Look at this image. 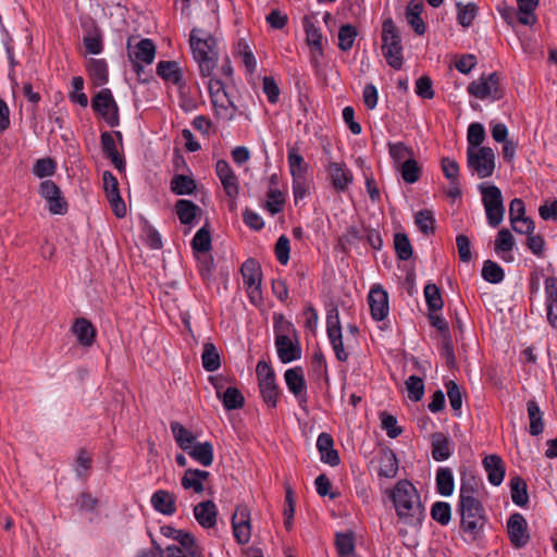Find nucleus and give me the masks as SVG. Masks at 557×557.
<instances>
[{"instance_id":"obj_1","label":"nucleus","mask_w":557,"mask_h":557,"mask_svg":"<svg viewBox=\"0 0 557 557\" xmlns=\"http://www.w3.org/2000/svg\"><path fill=\"white\" fill-rule=\"evenodd\" d=\"M479 483L473 475H461L458 511L461 530L475 540L481 533L486 516L482 503L478 498Z\"/></svg>"},{"instance_id":"obj_2","label":"nucleus","mask_w":557,"mask_h":557,"mask_svg":"<svg viewBox=\"0 0 557 557\" xmlns=\"http://www.w3.org/2000/svg\"><path fill=\"white\" fill-rule=\"evenodd\" d=\"M392 499L397 516L406 523L418 524L424 517V509L420 496L413 484L407 480H400L392 492Z\"/></svg>"},{"instance_id":"obj_3","label":"nucleus","mask_w":557,"mask_h":557,"mask_svg":"<svg viewBox=\"0 0 557 557\" xmlns=\"http://www.w3.org/2000/svg\"><path fill=\"white\" fill-rule=\"evenodd\" d=\"M189 45L202 77H210L218 63L216 40L210 32L195 27L189 35Z\"/></svg>"},{"instance_id":"obj_4","label":"nucleus","mask_w":557,"mask_h":557,"mask_svg":"<svg viewBox=\"0 0 557 557\" xmlns=\"http://www.w3.org/2000/svg\"><path fill=\"white\" fill-rule=\"evenodd\" d=\"M382 53L389 66L401 69L404 59L400 33L392 18L382 24Z\"/></svg>"},{"instance_id":"obj_5","label":"nucleus","mask_w":557,"mask_h":557,"mask_svg":"<svg viewBox=\"0 0 557 557\" xmlns=\"http://www.w3.org/2000/svg\"><path fill=\"white\" fill-rule=\"evenodd\" d=\"M274 330L275 347L280 360L283 363H289L292 361L300 359V345L297 338L293 339L290 337V333H293L294 335L296 333L293 325L287 321L281 320L280 322H275Z\"/></svg>"},{"instance_id":"obj_6","label":"nucleus","mask_w":557,"mask_h":557,"mask_svg":"<svg viewBox=\"0 0 557 557\" xmlns=\"http://www.w3.org/2000/svg\"><path fill=\"white\" fill-rule=\"evenodd\" d=\"M467 164L480 178L490 177L495 170V153L490 147H468Z\"/></svg>"},{"instance_id":"obj_7","label":"nucleus","mask_w":557,"mask_h":557,"mask_svg":"<svg viewBox=\"0 0 557 557\" xmlns=\"http://www.w3.org/2000/svg\"><path fill=\"white\" fill-rule=\"evenodd\" d=\"M482 193V202L485 208L486 219L492 227H497L504 218V205L500 189L495 186H480Z\"/></svg>"},{"instance_id":"obj_8","label":"nucleus","mask_w":557,"mask_h":557,"mask_svg":"<svg viewBox=\"0 0 557 557\" xmlns=\"http://www.w3.org/2000/svg\"><path fill=\"white\" fill-rule=\"evenodd\" d=\"M91 108L96 113L101 115L110 127L119 125V107L109 88L101 89L92 97Z\"/></svg>"},{"instance_id":"obj_9","label":"nucleus","mask_w":557,"mask_h":557,"mask_svg":"<svg viewBox=\"0 0 557 557\" xmlns=\"http://www.w3.org/2000/svg\"><path fill=\"white\" fill-rule=\"evenodd\" d=\"M256 372L263 400L270 407L275 408L277 405L280 389L275 382L273 369L265 361L261 360L257 364Z\"/></svg>"},{"instance_id":"obj_10","label":"nucleus","mask_w":557,"mask_h":557,"mask_svg":"<svg viewBox=\"0 0 557 557\" xmlns=\"http://www.w3.org/2000/svg\"><path fill=\"white\" fill-rule=\"evenodd\" d=\"M499 81V75L496 72L487 76L482 75L479 79L469 84L468 92L478 99L499 100L503 97Z\"/></svg>"},{"instance_id":"obj_11","label":"nucleus","mask_w":557,"mask_h":557,"mask_svg":"<svg viewBox=\"0 0 557 557\" xmlns=\"http://www.w3.org/2000/svg\"><path fill=\"white\" fill-rule=\"evenodd\" d=\"M326 332L332 348L338 361H346L348 354L344 349L342 327L337 308H332L326 313Z\"/></svg>"},{"instance_id":"obj_12","label":"nucleus","mask_w":557,"mask_h":557,"mask_svg":"<svg viewBox=\"0 0 557 557\" xmlns=\"http://www.w3.org/2000/svg\"><path fill=\"white\" fill-rule=\"evenodd\" d=\"M39 194L48 202V209L52 214L62 215L67 212V202L53 181H42L39 185Z\"/></svg>"},{"instance_id":"obj_13","label":"nucleus","mask_w":557,"mask_h":557,"mask_svg":"<svg viewBox=\"0 0 557 557\" xmlns=\"http://www.w3.org/2000/svg\"><path fill=\"white\" fill-rule=\"evenodd\" d=\"M233 533L239 544H247L251 537L250 511L247 506L239 505L232 516Z\"/></svg>"},{"instance_id":"obj_14","label":"nucleus","mask_w":557,"mask_h":557,"mask_svg":"<svg viewBox=\"0 0 557 557\" xmlns=\"http://www.w3.org/2000/svg\"><path fill=\"white\" fill-rule=\"evenodd\" d=\"M102 181L107 198L112 207L114 214L116 218H124L126 214V206L120 196L119 182L116 177L110 171H104Z\"/></svg>"},{"instance_id":"obj_15","label":"nucleus","mask_w":557,"mask_h":557,"mask_svg":"<svg viewBox=\"0 0 557 557\" xmlns=\"http://www.w3.org/2000/svg\"><path fill=\"white\" fill-rule=\"evenodd\" d=\"M507 532L510 542L515 547H523L530 540L528 524L521 513H513L510 516L507 521Z\"/></svg>"},{"instance_id":"obj_16","label":"nucleus","mask_w":557,"mask_h":557,"mask_svg":"<svg viewBox=\"0 0 557 557\" xmlns=\"http://www.w3.org/2000/svg\"><path fill=\"white\" fill-rule=\"evenodd\" d=\"M368 301L371 315L375 321L384 320L388 314V295L380 285H374L369 293Z\"/></svg>"},{"instance_id":"obj_17","label":"nucleus","mask_w":557,"mask_h":557,"mask_svg":"<svg viewBox=\"0 0 557 557\" xmlns=\"http://www.w3.org/2000/svg\"><path fill=\"white\" fill-rule=\"evenodd\" d=\"M326 171L333 188L338 193L345 191L352 183V173L343 162H330Z\"/></svg>"},{"instance_id":"obj_18","label":"nucleus","mask_w":557,"mask_h":557,"mask_svg":"<svg viewBox=\"0 0 557 557\" xmlns=\"http://www.w3.org/2000/svg\"><path fill=\"white\" fill-rule=\"evenodd\" d=\"M304 29L306 33V41L310 47L312 60L317 61L323 55V36L319 27L315 26L312 18L308 15L302 18Z\"/></svg>"},{"instance_id":"obj_19","label":"nucleus","mask_w":557,"mask_h":557,"mask_svg":"<svg viewBox=\"0 0 557 557\" xmlns=\"http://www.w3.org/2000/svg\"><path fill=\"white\" fill-rule=\"evenodd\" d=\"M286 385L290 393L294 394L302 406L307 403L306 381L301 368H293L285 371L284 374Z\"/></svg>"},{"instance_id":"obj_20","label":"nucleus","mask_w":557,"mask_h":557,"mask_svg":"<svg viewBox=\"0 0 557 557\" xmlns=\"http://www.w3.org/2000/svg\"><path fill=\"white\" fill-rule=\"evenodd\" d=\"M215 172L226 195L231 198L236 197L238 195V180L228 162L219 160L215 164Z\"/></svg>"},{"instance_id":"obj_21","label":"nucleus","mask_w":557,"mask_h":557,"mask_svg":"<svg viewBox=\"0 0 557 557\" xmlns=\"http://www.w3.org/2000/svg\"><path fill=\"white\" fill-rule=\"evenodd\" d=\"M100 143L103 154L111 160L114 168L121 173L125 172V160L116 149L113 134L103 132L100 136Z\"/></svg>"},{"instance_id":"obj_22","label":"nucleus","mask_w":557,"mask_h":557,"mask_svg":"<svg viewBox=\"0 0 557 557\" xmlns=\"http://www.w3.org/2000/svg\"><path fill=\"white\" fill-rule=\"evenodd\" d=\"M194 516L202 528L211 529L216 524L218 508L212 500H205L194 507Z\"/></svg>"},{"instance_id":"obj_23","label":"nucleus","mask_w":557,"mask_h":557,"mask_svg":"<svg viewBox=\"0 0 557 557\" xmlns=\"http://www.w3.org/2000/svg\"><path fill=\"white\" fill-rule=\"evenodd\" d=\"M317 448L321 455V460L332 467H336L341 462L339 455L334 449L333 437L329 433H321L318 436Z\"/></svg>"},{"instance_id":"obj_24","label":"nucleus","mask_w":557,"mask_h":557,"mask_svg":"<svg viewBox=\"0 0 557 557\" xmlns=\"http://www.w3.org/2000/svg\"><path fill=\"white\" fill-rule=\"evenodd\" d=\"M128 55L135 61H140L147 64H151L156 55V46L151 39H141L135 47H131L128 42Z\"/></svg>"},{"instance_id":"obj_25","label":"nucleus","mask_w":557,"mask_h":557,"mask_svg":"<svg viewBox=\"0 0 557 557\" xmlns=\"http://www.w3.org/2000/svg\"><path fill=\"white\" fill-rule=\"evenodd\" d=\"M157 74L164 81L184 87L182 70L176 61H160L157 65Z\"/></svg>"},{"instance_id":"obj_26","label":"nucleus","mask_w":557,"mask_h":557,"mask_svg":"<svg viewBox=\"0 0 557 557\" xmlns=\"http://www.w3.org/2000/svg\"><path fill=\"white\" fill-rule=\"evenodd\" d=\"M72 332L77 337V341L82 346L89 347L95 342L96 329L91 322L85 318L76 319L72 326Z\"/></svg>"},{"instance_id":"obj_27","label":"nucleus","mask_w":557,"mask_h":557,"mask_svg":"<svg viewBox=\"0 0 557 557\" xmlns=\"http://www.w3.org/2000/svg\"><path fill=\"white\" fill-rule=\"evenodd\" d=\"M483 467L487 472V478L491 484L499 485L505 476V468L503 460L497 455H488L483 459Z\"/></svg>"},{"instance_id":"obj_28","label":"nucleus","mask_w":557,"mask_h":557,"mask_svg":"<svg viewBox=\"0 0 557 557\" xmlns=\"http://www.w3.org/2000/svg\"><path fill=\"white\" fill-rule=\"evenodd\" d=\"M175 500V495L164 490H159L151 496L153 508L163 515H173L176 511Z\"/></svg>"},{"instance_id":"obj_29","label":"nucleus","mask_w":557,"mask_h":557,"mask_svg":"<svg viewBox=\"0 0 557 557\" xmlns=\"http://www.w3.org/2000/svg\"><path fill=\"white\" fill-rule=\"evenodd\" d=\"M186 453L203 467H209L213 462V446L210 442H196Z\"/></svg>"},{"instance_id":"obj_30","label":"nucleus","mask_w":557,"mask_h":557,"mask_svg":"<svg viewBox=\"0 0 557 557\" xmlns=\"http://www.w3.org/2000/svg\"><path fill=\"white\" fill-rule=\"evenodd\" d=\"M170 428L177 446L182 450L187 451L196 443V435L180 422H171Z\"/></svg>"},{"instance_id":"obj_31","label":"nucleus","mask_w":557,"mask_h":557,"mask_svg":"<svg viewBox=\"0 0 557 557\" xmlns=\"http://www.w3.org/2000/svg\"><path fill=\"white\" fill-rule=\"evenodd\" d=\"M245 286L261 285V268L252 258L247 259L240 267Z\"/></svg>"},{"instance_id":"obj_32","label":"nucleus","mask_w":557,"mask_h":557,"mask_svg":"<svg viewBox=\"0 0 557 557\" xmlns=\"http://www.w3.org/2000/svg\"><path fill=\"white\" fill-rule=\"evenodd\" d=\"M449 438L443 433L432 435V457L436 461H444L451 455Z\"/></svg>"},{"instance_id":"obj_33","label":"nucleus","mask_w":557,"mask_h":557,"mask_svg":"<svg viewBox=\"0 0 557 557\" xmlns=\"http://www.w3.org/2000/svg\"><path fill=\"white\" fill-rule=\"evenodd\" d=\"M515 246V238L512 234L507 228H502L497 233V237L495 240L494 249L497 255H502V258L505 261H511L512 256L506 257L505 253L510 252Z\"/></svg>"},{"instance_id":"obj_34","label":"nucleus","mask_w":557,"mask_h":557,"mask_svg":"<svg viewBox=\"0 0 557 557\" xmlns=\"http://www.w3.org/2000/svg\"><path fill=\"white\" fill-rule=\"evenodd\" d=\"M288 165L289 171L293 176V178L299 180V178H306V173L308 171V164L306 163L302 156L298 152V149L293 147L288 150Z\"/></svg>"},{"instance_id":"obj_35","label":"nucleus","mask_w":557,"mask_h":557,"mask_svg":"<svg viewBox=\"0 0 557 557\" xmlns=\"http://www.w3.org/2000/svg\"><path fill=\"white\" fill-rule=\"evenodd\" d=\"M90 78L96 86H102L108 82V66L102 59H90L87 64Z\"/></svg>"},{"instance_id":"obj_36","label":"nucleus","mask_w":557,"mask_h":557,"mask_svg":"<svg viewBox=\"0 0 557 557\" xmlns=\"http://www.w3.org/2000/svg\"><path fill=\"white\" fill-rule=\"evenodd\" d=\"M527 409L530 419V434L533 436L540 435L544 430L542 411L533 399L528 401Z\"/></svg>"},{"instance_id":"obj_37","label":"nucleus","mask_w":557,"mask_h":557,"mask_svg":"<svg viewBox=\"0 0 557 557\" xmlns=\"http://www.w3.org/2000/svg\"><path fill=\"white\" fill-rule=\"evenodd\" d=\"M201 360L202 367L208 372H213L220 368L221 358L214 344L209 342L203 344Z\"/></svg>"},{"instance_id":"obj_38","label":"nucleus","mask_w":557,"mask_h":557,"mask_svg":"<svg viewBox=\"0 0 557 557\" xmlns=\"http://www.w3.org/2000/svg\"><path fill=\"white\" fill-rule=\"evenodd\" d=\"M398 471V460L392 450H384L380 457L379 474L384 478H394Z\"/></svg>"},{"instance_id":"obj_39","label":"nucleus","mask_w":557,"mask_h":557,"mask_svg":"<svg viewBox=\"0 0 557 557\" xmlns=\"http://www.w3.org/2000/svg\"><path fill=\"white\" fill-rule=\"evenodd\" d=\"M176 214L182 224H190L200 208L190 200L180 199L175 205Z\"/></svg>"},{"instance_id":"obj_40","label":"nucleus","mask_w":557,"mask_h":557,"mask_svg":"<svg viewBox=\"0 0 557 557\" xmlns=\"http://www.w3.org/2000/svg\"><path fill=\"white\" fill-rule=\"evenodd\" d=\"M510 493L512 502L518 506H525L529 502L527 483L520 476H513L510 480Z\"/></svg>"},{"instance_id":"obj_41","label":"nucleus","mask_w":557,"mask_h":557,"mask_svg":"<svg viewBox=\"0 0 557 557\" xmlns=\"http://www.w3.org/2000/svg\"><path fill=\"white\" fill-rule=\"evenodd\" d=\"M218 397L222 399L226 410L239 409L245 404V398L240 391L236 387H227L223 395L218 391Z\"/></svg>"},{"instance_id":"obj_42","label":"nucleus","mask_w":557,"mask_h":557,"mask_svg":"<svg viewBox=\"0 0 557 557\" xmlns=\"http://www.w3.org/2000/svg\"><path fill=\"white\" fill-rule=\"evenodd\" d=\"M437 492L443 496H450L454 492V476L449 468H440L436 473Z\"/></svg>"},{"instance_id":"obj_43","label":"nucleus","mask_w":557,"mask_h":557,"mask_svg":"<svg viewBox=\"0 0 557 557\" xmlns=\"http://www.w3.org/2000/svg\"><path fill=\"white\" fill-rule=\"evenodd\" d=\"M540 0H517L519 9V22L523 25H533L536 22L534 11Z\"/></svg>"},{"instance_id":"obj_44","label":"nucleus","mask_w":557,"mask_h":557,"mask_svg":"<svg viewBox=\"0 0 557 557\" xmlns=\"http://www.w3.org/2000/svg\"><path fill=\"white\" fill-rule=\"evenodd\" d=\"M457 8V21L462 27H469L475 16L478 15V7L473 2H469L467 4L462 2L456 3Z\"/></svg>"},{"instance_id":"obj_45","label":"nucleus","mask_w":557,"mask_h":557,"mask_svg":"<svg viewBox=\"0 0 557 557\" xmlns=\"http://www.w3.org/2000/svg\"><path fill=\"white\" fill-rule=\"evenodd\" d=\"M191 246L195 253H207L211 249V234L207 225L202 226L195 234Z\"/></svg>"},{"instance_id":"obj_46","label":"nucleus","mask_w":557,"mask_h":557,"mask_svg":"<svg viewBox=\"0 0 557 557\" xmlns=\"http://www.w3.org/2000/svg\"><path fill=\"white\" fill-rule=\"evenodd\" d=\"M195 189L196 183L189 176L177 174L171 181V190L175 195H190Z\"/></svg>"},{"instance_id":"obj_47","label":"nucleus","mask_w":557,"mask_h":557,"mask_svg":"<svg viewBox=\"0 0 557 557\" xmlns=\"http://www.w3.org/2000/svg\"><path fill=\"white\" fill-rule=\"evenodd\" d=\"M414 223L421 233L429 235L435 231V219L429 209L420 210L414 215Z\"/></svg>"},{"instance_id":"obj_48","label":"nucleus","mask_w":557,"mask_h":557,"mask_svg":"<svg viewBox=\"0 0 557 557\" xmlns=\"http://www.w3.org/2000/svg\"><path fill=\"white\" fill-rule=\"evenodd\" d=\"M399 170L403 180L408 184H413L420 178L421 168L413 158L407 159L399 164Z\"/></svg>"},{"instance_id":"obj_49","label":"nucleus","mask_w":557,"mask_h":557,"mask_svg":"<svg viewBox=\"0 0 557 557\" xmlns=\"http://www.w3.org/2000/svg\"><path fill=\"white\" fill-rule=\"evenodd\" d=\"M482 277L492 284H498L504 280L505 272L495 261L486 260L483 263Z\"/></svg>"},{"instance_id":"obj_50","label":"nucleus","mask_w":557,"mask_h":557,"mask_svg":"<svg viewBox=\"0 0 557 557\" xmlns=\"http://www.w3.org/2000/svg\"><path fill=\"white\" fill-rule=\"evenodd\" d=\"M358 33L355 26L345 24L338 30V48L348 51L352 48Z\"/></svg>"},{"instance_id":"obj_51","label":"nucleus","mask_w":557,"mask_h":557,"mask_svg":"<svg viewBox=\"0 0 557 557\" xmlns=\"http://www.w3.org/2000/svg\"><path fill=\"white\" fill-rule=\"evenodd\" d=\"M394 247L398 259L407 261L412 257V246L408 236L404 233H397L394 236Z\"/></svg>"},{"instance_id":"obj_52","label":"nucleus","mask_w":557,"mask_h":557,"mask_svg":"<svg viewBox=\"0 0 557 557\" xmlns=\"http://www.w3.org/2000/svg\"><path fill=\"white\" fill-rule=\"evenodd\" d=\"M424 297L431 312H436L443 308L441 292L435 284L425 285Z\"/></svg>"},{"instance_id":"obj_53","label":"nucleus","mask_w":557,"mask_h":557,"mask_svg":"<svg viewBox=\"0 0 557 557\" xmlns=\"http://www.w3.org/2000/svg\"><path fill=\"white\" fill-rule=\"evenodd\" d=\"M176 541L180 544V547L187 552L190 557H203L200 547L196 543L195 536L189 533L183 531Z\"/></svg>"},{"instance_id":"obj_54","label":"nucleus","mask_w":557,"mask_h":557,"mask_svg":"<svg viewBox=\"0 0 557 557\" xmlns=\"http://www.w3.org/2000/svg\"><path fill=\"white\" fill-rule=\"evenodd\" d=\"M335 545L341 557H346L354 554L355 542L352 533H337Z\"/></svg>"},{"instance_id":"obj_55","label":"nucleus","mask_w":557,"mask_h":557,"mask_svg":"<svg viewBox=\"0 0 557 557\" xmlns=\"http://www.w3.org/2000/svg\"><path fill=\"white\" fill-rule=\"evenodd\" d=\"M73 90L70 92L69 98L72 102L78 103L81 107L86 108L88 106L87 95L83 92L84 79L81 76L72 78Z\"/></svg>"},{"instance_id":"obj_56","label":"nucleus","mask_w":557,"mask_h":557,"mask_svg":"<svg viewBox=\"0 0 557 557\" xmlns=\"http://www.w3.org/2000/svg\"><path fill=\"white\" fill-rule=\"evenodd\" d=\"M431 516L436 522L447 525L451 518L450 505L445 502H436L432 506Z\"/></svg>"},{"instance_id":"obj_57","label":"nucleus","mask_w":557,"mask_h":557,"mask_svg":"<svg viewBox=\"0 0 557 557\" xmlns=\"http://www.w3.org/2000/svg\"><path fill=\"white\" fill-rule=\"evenodd\" d=\"M408 397L413 401H419L424 394L423 380L417 375H410L406 381Z\"/></svg>"},{"instance_id":"obj_58","label":"nucleus","mask_w":557,"mask_h":557,"mask_svg":"<svg viewBox=\"0 0 557 557\" xmlns=\"http://www.w3.org/2000/svg\"><path fill=\"white\" fill-rule=\"evenodd\" d=\"M388 148L392 159L398 164H401L407 159L413 158L412 149L406 146L404 143H389Z\"/></svg>"},{"instance_id":"obj_59","label":"nucleus","mask_w":557,"mask_h":557,"mask_svg":"<svg viewBox=\"0 0 557 557\" xmlns=\"http://www.w3.org/2000/svg\"><path fill=\"white\" fill-rule=\"evenodd\" d=\"M55 172V162L51 158L38 159L34 166L33 173L39 178L53 175Z\"/></svg>"},{"instance_id":"obj_60","label":"nucleus","mask_w":557,"mask_h":557,"mask_svg":"<svg viewBox=\"0 0 557 557\" xmlns=\"http://www.w3.org/2000/svg\"><path fill=\"white\" fill-rule=\"evenodd\" d=\"M485 139V131L482 124L472 123L468 128V147H474L475 149H480L481 144Z\"/></svg>"},{"instance_id":"obj_61","label":"nucleus","mask_w":557,"mask_h":557,"mask_svg":"<svg viewBox=\"0 0 557 557\" xmlns=\"http://www.w3.org/2000/svg\"><path fill=\"white\" fill-rule=\"evenodd\" d=\"M285 202L284 195L278 189H270L268 191V201L265 208L272 213L276 214L282 211Z\"/></svg>"},{"instance_id":"obj_62","label":"nucleus","mask_w":557,"mask_h":557,"mask_svg":"<svg viewBox=\"0 0 557 557\" xmlns=\"http://www.w3.org/2000/svg\"><path fill=\"white\" fill-rule=\"evenodd\" d=\"M447 396L449 405L455 411H460L462 406V395L459 386L454 381L446 383Z\"/></svg>"},{"instance_id":"obj_63","label":"nucleus","mask_w":557,"mask_h":557,"mask_svg":"<svg viewBox=\"0 0 557 557\" xmlns=\"http://www.w3.org/2000/svg\"><path fill=\"white\" fill-rule=\"evenodd\" d=\"M456 245L458 249V256L461 262H470L472 259L471 243L467 235L459 234L456 237Z\"/></svg>"},{"instance_id":"obj_64","label":"nucleus","mask_w":557,"mask_h":557,"mask_svg":"<svg viewBox=\"0 0 557 557\" xmlns=\"http://www.w3.org/2000/svg\"><path fill=\"white\" fill-rule=\"evenodd\" d=\"M193 469H186L184 475L182 476L181 484L185 490H193L195 493L200 494L205 491V485L197 478V475H190Z\"/></svg>"}]
</instances>
